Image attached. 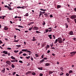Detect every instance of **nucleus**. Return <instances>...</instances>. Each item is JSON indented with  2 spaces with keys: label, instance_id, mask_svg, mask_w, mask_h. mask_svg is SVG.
Listing matches in <instances>:
<instances>
[{
  "label": "nucleus",
  "instance_id": "e2e57ef3",
  "mask_svg": "<svg viewBox=\"0 0 76 76\" xmlns=\"http://www.w3.org/2000/svg\"><path fill=\"white\" fill-rule=\"evenodd\" d=\"M43 59L44 60H47V58H44Z\"/></svg>",
  "mask_w": 76,
  "mask_h": 76
},
{
  "label": "nucleus",
  "instance_id": "37998d69",
  "mask_svg": "<svg viewBox=\"0 0 76 76\" xmlns=\"http://www.w3.org/2000/svg\"><path fill=\"white\" fill-rule=\"evenodd\" d=\"M53 39H56V37H55V36L54 35H53Z\"/></svg>",
  "mask_w": 76,
  "mask_h": 76
},
{
  "label": "nucleus",
  "instance_id": "f257e3e1",
  "mask_svg": "<svg viewBox=\"0 0 76 76\" xmlns=\"http://www.w3.org/2000/svg\"><path fill=\"white\" fill-rule=\"evenodd\" d=\"M58 41L59 43H60V44H61V43H63V42H64V41H65V40H66L65 39V38H64L62 40V39L60 38H58Z\"/></svg>",
  "mask_w": 76,
  "mask_h": 76
},
{
  "label": "nucleus",
  "instance_id": "79ce46f5",
  "mask_svg": "<svg viewBox=\"0 0 76 76\" xmlns=\"http://www.w3.org/2000/svg\"><path fill=\"white\" fill-rule=\"evenodd\" d=\"M36 32L37 34H39L40 33H41V32L38 31H36Z\"/></svg>",
  "mask_w": 76,
  "mask_h": 76
},
{
  "label": "nucleus",
  "instance_id": "f704fd0d",
  "mask_svg": "<svg viewBox=\"0 0 76 76\" xmlns=\"http://www.w3.org/2000/svg\"><path fill=\"white\" fill-rule=\"evenodd\" d=\"M38 69L42 70V67H39L38 68Z\"/></svg>",
  "mask_w": 76,
  "mask_h": 76
},
{
  "label": "nucleus",
  "instance_id": "f8f14e48",
  "mask_svg": "<svg viewBox=\"0 0 76 76\" xmlns=\"http://www.w3.org/2000/svg\"><path fill=\"white\" fill-rule=\"evenodd\" d=\"M43 15V13H42V12L41 11L39 12V17H40L41 15Z\"/></svg>",
  "mask_w": 76,
  "mask_h": 76
},
{
  "label": "nucleus",
  "instance_id": "4c0bfd02",
  "mask_svg": "<svg viewBox=\"0 0 76 76\" xmlns=\"http://www.w3.org/2000/svg\"><path fill=\"white\" fill-rule=\"evenodd\" d=\"M16 72H14L12 73L13 76H15V75L16 74Z\"/></svg>",
  "mask_w": 76,
  "mask_h": 76
},
{
  "label": "nucleus",
  "instance_id": "412c9836",
  "mask_svg": "<svg viewBox=\"0 0 76 76\" xmlns=\"http://www.w3.org/2000/svg\"><path fill=\"white\" fill-rule=\"evenodd\" d=\"M29 16V14L28 13H26L25 14V15H24V16Z\"/></svg>",
  "mask_w": 76,
  "mask_h": 76
},
{
  "label": "nucleus",
  "instance_id": "7c9ffc66",
  "mask_svg": "<svg viewBox=\"0 0 76 76\" xmlns=\"http://www.w3.org/2000/svg\"><path fill=\"white\" fill-rule=\"evenodd\" d=\"M16 47H20V46H21V45H17L15 46Z\"/></svg>",
  "mask_w": 76,
  "mask_h": 76
},
{
  "label": "nucleus",
  "instance_id": "4468645a",
  "mask_svg": "<svg viewBox=\"0 0 76 76\" xmlns=\"http://www.w3.org/2000/svg\"><path fill=\"white\" fill-rule=\"evenodd\" d=\"M48 37H49L50 39H51L53 38L52 37V34H50L48 35Z\"/></svg>",
  "mask_w": 76,
  "mask_h": 76
},
{
  "label": "nucleus",
  "instance_id": "a211bd4d",
  "mask_svg": "<svg viewBox=\"0 0 76 76\" xmlns=\"http://www.w3.org/2000/svg\"><path fill=\"white\" fill-rule=\"evenodd\" d=\"M35 56L36 57H39V54L37 53L35 54Z\"/></svg>",
  "mask_w": 76,
  "mask_h": 76
},
{
  "label": "nucleus",
  "instance_id": "72a5a7b5",
  "mask_svg": "<svg viewBox=\"0 0 76 76\" xmlns=\"http://www.w3.org/2000/svg\"><path fill=\"white\" fill-rule=\"evenodd\" d=\"M18 27H19V28H24L23 26H22L20 25H18Z\"/></svg>",
  "mask_w": 76,
  "mask_h": 76
},
{
  "label": "nucleus",
  "instance_id": "de8ad7c7",
  "mask_svg": "<svg viewBox=\"0 0 76 76\" xmlns=\"http://www.w3.org/2000/svg\"><path fill=\"white\" fill-rule=\"evenodd\" d=\"M22 53H23V52H22V51H20L19 53V55H20V54H22Z\"/></svg>",
  "mask_w": 76,
  "mask_h": 76
},
{
  "label": "nucleus",
  "instance_id": "6e6552de",
  "mask_svg": "<svg viewBox=\"0 0 76 76\" xmlns=\"http://www.w3.org/2000/svg\"><path fill=\"white\" fill-rule=\"evenodd\" d=\"M70 54H72V56H74V55H75V54H76V51L71 52Z\"/></svg>",
  "mask_w": 76,
  "mask_h": 76
},
{
  "label": "nucleus",
  "instance_id": "338daca9",
  "mask_svg": "<svg viewBox=\"0 0 76 76\" xmlns=\"http://www.w3.org/2000/svg\"><path fill=\"white\" fill-rule=\"evenodd\" d=\"M50 46L51 47H53V44H50Z\"/></svg>",
  "mask_w": 76,
  "mask_h": 76
},
{
  "label": "nucleus",
  "instance_id": "bb28decb",
  "mask_svg": "<svg viewBox=\"0 0 76 76\" xmlns=\"http://www.w3.org/2000/svg\"><path fill=\"white\" fill-rule=\"evenodd\" d=\"M40 10L41 11H47V10L46 9L43 10V9H40Z\"/></svg>",
  "mask_w": 76,
  "mask_h": 76
},
{
  "label": "nucleus",
  "instance_id": "052dcab7",
  "mask_svg": "<svg viewBox=\"0 0 76 76\" xmlns=\"http://www.w3.org/2000/svg\"><path fill=\"white\" fill-rule=\"evenodd\" d=\"M31 61H33V60H34V58H32V57H31Z\"/></svg>",
  "mask_w": 76,
  "mask_h": 76
},
{
  "label": "nucleus",
  "instance_id": "b1692460",
  "mask_svg": "<svg viewBox=\"0 0 76 76\" xmlns=\"http://www.w3.org/2000/svg\"><path fill=\"white\" fill-rule=\"evenodd\" d=\"M31 57L29 56H26V59H27L28 60V59H29V58H30Z\"/></svg>",
  "mask_w": 76,
  "mask_h": 76
},
{
  "label": "nucleus",
  "instance_id": "ddd939ff",
  "mask_svg": "<svg viewBox=\"0 0 76 76\" xmlns=\"http://www.w3.org/2000/svg\"><path fill=\"white\" fill-rule=\"evenodd\" d=\"M3 53L4 54H8V52L7 51H4L3 52Z\"/></svg>",
  "mask_w": 76,
  "mask_h": 76
},
{
  "label": "nucleus",
  "instance_id": "bf43d9fd",
  "mask_svg": "<svg viewBox=\"0 0 76 76\" xmlns=\"http://www.w3.org/2000/svg\"><path fill=\"white\" fill-rule=\"evenodd\" d=\"M25 7L23 6L22 7H21V8H22V9H25Z\"/></svg>",
  "mask_w": 76,
  "mask_h": 76
},
{
  "label": "nucleus",
  "instance_id": "2f4dec72",
  "mask_svg": "<svg viewBox=\"0 0 76 76\" xmlns=\"http://www.w3.org/2000/svg\"><path fill=\"white\" fill-rule=\"evenodd\" d=\"M18 52H19V50H15L14 51V53H18Z\"/></svg>",
  "mask_w": 76,
  "mask_h": 76
},
{
  "label": "nucleus",
  "instance_id": "423d86ee",
  "mask_svg": "<svg viewBox=\"0 0 76 76\" xmlns=\"http://www.w3.org/2000/svg\"><path fill=\"white\" fill-rule=\"evenodd\" d=\"M5 26L4 28V31H7V30H8V27L7 26Z\"/></svg>",
  "mask_w": 76,
  "mask_h": 76
},
{
  "label": "nucleus",
  "instance_id": "58836bf2",
  "mask_svg": "<svg viewBox=\"0 0 76 76\" xmlns=\"http://www.w3.org/2000/svg\"><path fill=\"white\" fill-rule=\"evenodd\" d=\"M19 41V40H15L13 41V42H18V41Z\"/></svg>",
  "mask_w": 76,
  "mask_h": 76
},
{
  "label": "nucleus",
  "instance_id": "09e8293b",
  "mask_svg": "<svg viewBox=\"0 0 76 76\" xmlns=\"http://www.w3.org/2000/svg\"><path fill=\"white\" fill-rule=\"evenodd\" d=\"M15 30H16V31L18 30V31H20V30L17 28H15Z\"/></svg>",
  "mask_w": 76,
  "mask_h": 76
},
{
  "label": "nucleus",
  "instance_id": "13d9d810",
  "mask_svg": "<svg viewBox=\"0 0 76 76\" xmlns=\"http://www.w3.org/2000/svg\"><path fill=\"white\" fill-rule=\"evenodd\" d=\"M48 32V29H46V30H45V32Z\"/></svg>",
  "mask_w": 76,
  "mask_h": 76
},
{
  "label": "nucleus",
  "instance_id": "aec40b11",
  "mask_svg": "<svg viewBox=\"0 0 76 76\" xmlns=\"http://www.w3.org/2000/svg\"><path fill=\"white\" fill-rule=\"evenodd\" d=\"M42 47H44V46H45V43L44 42V43H42Z\"/></svg>",
  "mask_w": 76,
  "mask_h": 76
},
{
  "label": "nucleus",
  "instance_id": "4be33fe9",
  "mask_svg": "<svg viewBox=\"0 0 76 76\" xmlns=\"http://www.w3.org/2000/svg\"><path fill=\"white\" fill-rule=\"evenodd\" d=\"M45 65L46 66H50V64L49 63H47L45 64Z\"/></svg>",
  "mask_w": 76,
  "mask_h": 76
},
{
  "label": "nucleus",
  "instance_id": "c03bdc74",
  "mask_svg": "<svg viewBox=\"0 0 76 76\" xmlns=\"http://www.w3.org/2000/svg\"><path fill=\"white\" fill-rule=\"evenodd\" d=\"M35 37H33V39H32V41H35Z\"/></svg>",
  "mask_w": 76,
  "mask_h": 76
},
{
  "label": "nucleus",
  "instance_id": "6e6d98bb",
  "mask_svg": "<svg viewBox=\"0 0 76 76\" xmlns=\"http://www.w3.org/2000/svg\"><path fill=\"white\" fill-rule=\"evenodd\" d=\"M50 18H53V15H50Z\"/></svg>",
  "mask_w": 76,
  "mask_h": 76
},
{
  "label": "nucleus",
  "instance_id": "3c124183",
  "mask_svg": "<svg viewBox=\"0 0 76 76\" xmlns=\"http://www.w3.org/2000/svg\"><path fill=\"white\" fill-rule=\"evenodd\" d=\"M44 55L42 54L41 56L42 58H44Z\"/></svg>",
  "mask_w": 76,
  "mask_h": 76
},
{
  "label": "nucleus",
  "instance_id": "473e14b6",
  "mask_svg": "<svg viewBox=\"0 0 76 76\" xmlns=\"http://www.w3.org/2000/svg\"><path fill=\"white\" fill-rule=\"evenodd\" d=\"M44 60L43 59H42L40 61V63H42V62H44Z\"/></svg>",
  "mask_w": 76,
  "mask_h": 76
},
{
  "label": "nucleus",
  "instance_id": "20e7f679",
  "mask_svg": "<svg viewBox=\"0 0 76 76\" xmlns=\"http://www.w3.org/2000/svg\"><path fill=\"white\" fill-rule=\"evenodd\" d=\"M33 30H36L37 31V30H38V29H39V28H38V27H36V26H34V27H33Z\"/></svg>",
  "mask_w": 76,
  "mask_h": 76
},
{
  "label": "nucleus",
  "instance_id": "603ef678",
  "mask_svg": "<svg viewBox=\"0 0 76 76\" xmlns=\"http://www.w3.org/2000/svg\"><path fill=\"white\" fill-rule=\"evenodd\" d=\"M4 7H7L8 8H9V6H7V5H5L4 6Z\"/></svg>",
  "mask_w": 76,
  "mask_h": 76
},
{
  "label": "nucleus",
  "instance_id": "680f3d73",
  "mask_svg": "<svg viewBox=\"0 0 76 76\" xmlns=\"http://www.w3.org/2000/svg\"><path fill=\"white\" fill-rule=\"evenodd\" d=\"M17 9H20V8L21 9V7H19V6H18H18L17 7Z\"/></svg>",
  "mask_w": 76,
  "mask_h": 76
},
{
  "label": "nucleus",
  "instance_id": "2eb2a0df",
  "mask_svg": "<svg viewBox=\"0 0 76 76\" xmlns=\"http://www.w3.org/2000/svg\"><path fill=\"white\" fill-rule=\"evenodd\" d=\"M66 20H67V22H68L69 23V22H70V19L69 18H66Z\"/></svg>",
  "mask_w": 76,
  "mask_h": 76
},
{
  "label": "nucleus",
  "instance_id": "5fc2aeb1",
  "mask_svg": "<svg viewBox=\"0 0 76 76\" xmlns=\"http://www.w3.org/2000/svg\"><path fill=\"white\" fill-rule=\"evenodd\" d=\"M40 76H43V74L42 73H40L39 75Z\"/></svg>",
  "mask_w": 76,
  "mask_h": 76
},
{
  "label": "nucleus",
  "instance_id": "8fccbe9b",
  "mask_svg": "<svg viewBox=\"0 0 76 76\" xmlns=\"http://www.w3.org/2000/svg\"><path fill=\"white\" fill-rule=\"evenodd\" d=\"M8 9H9V10H12V8H11L9 7V8H8Z\"/></svg>",
  "mask_w": 76,
  "mask_h": 76
},
{
  "label": "nucleus",
  "instance_id": "6ab92c4d",
  "mask_svg": "<svg viewBox=\"0 0 76 76\" xmlns=\"http://www.w3.org/2000/svg\"><path fill=\"white\" fill-rule=\"evenodd\" d=\"M46 50H47V48H50V45H47L46 47Z\"/></svg>",
  "mask_w": 76,
  "mask_h": 76
},
{
  "label": "nucleus",
  "instance_id": "f3484780",
  "mask_svg": "<svg viewBox=\"0 0 76 76\" xmlns=\"http://www.w3.org/2000/svg\"><path fill=\"white\" fill-rule=\"evenodd\" d=\"M53 73V72L50 71L49 72V75H51V74H52Z\"/></svg>",
  "mask_w": 76,
  "mask_h": 76
},
{
  "label": "nucleus",
  "instance_id": "e433bc0d",
  "mask_svg": "<svg viewBox=\"0 0 76 76\" xmlns=\"http://www.w3.org/2000/svg\"><path fill=\"white\" fill-rule=\"evenodd\" d=\"M11 67L12 68H14L15 67V65L13 64H12L11 65Z\"/></svg>",
  "mask_w": 76,
  "mask_h": 76
},
{
  "label": "nucleus",
  "instance_id": "393cba45",
  "mask_svg": "<svg viewBox=\"0 0 76 76\" xmlns=\"http://www.w3.org/2000/svg\"><path fill=\"white\" fill-rule=\"evenodd\" d=\"M57 42H58V39H56L54 42V43L55 44H56V43H57Z\"/></svg>",
  "mask_w": 76,
  "mask_h": 76
},
{
  "label": "nucleus",
  "instance_id": "4d7b16f0",
  "mask_svg": "<svg viewBox=\"0 0 76 76\" xmlns=\"http://www.w3.org/2000/svg\"><path fill=\"white\" fill-rule=\"evenodd\" d=\"M11 49H12V48H7V50H11Z\"/></svg>",
  "mask_w": 76,
  "mask_h": 76
},
{
  "label": "nucleus",
  "instance_id": "c9c22d12",
  "mask_svg": "<svg viewBox=\"0 0 76 76\" xmlns=\"http://www.w3.org/2000/svg\"><path fill=\"white\" fill-rule=\"evenodd\" d=\"M42 25H45V21H43L42 23Z\"/></svg>",
  "mask_w": 76,
  "mask_h": 76
},
{
  "label": "nucleus",
  "instance_id": "9b49d317",
  "mask_svg": "<svg viewBox=\"0 0 76 76\" xmlns=\"http://www.w3.org/2000/svg\"><path fill=\"white\" fill-rule=\"evenodd\" d=\"M32 72V71H28L26 73V75H29V74L31 73Z\"/></svg>",
  "mask_w": 76,
  "mask_h": 76
},
{
  "label": "nucleus",
  "instance_id": "7ed1b4c3",
  "mask_svg": "<svg viewBox=\"0 0 76 76\" xmlns=\"http://www.w3.org/2000/svg\"><path fill=\"white\" fill-rule=\"evenodd\" d=\"M70 18L71 19H75L76 18V15H74L71 16L70 17Z\"/></svg>",
  "mask_w": 76,
  "mask_h": 76
},
{
  "label": "nucleus",
  "instance_id": "ea45409f",
  "mask_svg": "<svg viewBox=\"0 0 76 76\" xmlns=\"http://www.w3.org/2000/svg\"><path fill=\"white\" fill-rule=\"evenodd\" d=\"M5 17L6 16H2V19H4Z\"/></svg>",
  "mask_w": 76,
  "mask_h": 76
},
{
  "label": "nucleus",
  "instance_id": "cd10ccee",
  "mask_svg": "<svg viewBox=\"0 0 76 76\" xmlns=\"http://www.w3.org/2000/svg\"><path fill=\"white\" fill-rule=\"evenodd\" d=\"M31 74L32 75H36V73H35V72H33L31 73Z\"/></svg>",
  "mask_w": 76,
  "mask_h": 76
},
{
  "label": "nucleus",
  "instance_id": "864d4df0",
  "mask_svg": "<svg viewBox=\"0 0 76 76\" xmlns=\"http://www.w3.org/2000/svg\"><path fill=\"white\" fill-rule=\"evenodd\" d=\"M66 76H69V73H66Z\"/></svg>",
  "mask_w": 76,
  "mask_h": 76
},
{
  "label": "nucleus",
  "instance_id": "0e129e2a",
  "mask_svg": "<svg viewBox=\"0 0 76 76\" xmlns=\"http://www.w3.org/2000/svg\"><path fill=\"white\" fill-rule=\"evenodd\" d=\"M50 53V50H48L47 52V53Z\"/></svg>",
  "mask_w": 76,
  "mask_h": 76
},
{
  "label": "nucleus",
  "instance_id": "dca6fc26",
  "mask_svg": "<svg viewBox=\"0 0 76 76\" xmlns=\"http://www.w3.org/2000/svg\"><path fill=\"white\" fill-rule=\"evenodd\" d=\"M3 70H2L1 71V72L3 73H5V68H3Z\"/></svg>",
  "mask_w": 76,
  "mask_h": 76
},
{
  "label": "nucleus",
  "instance_id": "49530a36",
  "mask_svg": "<svg viewBox=\"0 0 76 76\" xmlns=\"http://www.w3.org/2000/svg\"><path fill=\"white\" fill-rule=\"evenodd\" d=\"M65 26H66V28H68V25H67V24L66 23L65 24Z\"/></svg>",
  "mask_w": 76,
  "mask_h": 76
},
{
  "label": "nucleus",
  "instance_id": "a878e982",
  "mask_svg": "<svg viewBox=\"0 0 76 76\" xmlns=\"http://www.w3.org/2000/svg\"><path fill=\"white\" fill-rule=\"evenodd\" d=\"M11 58L12 59V60H15V58L13 56H12L11 57Z\"/></svg>",
  "mask_w": 76,
  "mask_h": 76
},
{
  "label": "nucleus",
  "instance_id": "5701e85b",
  "mask_svg": "<svg viewBox=\"0 0 76 76\" xmlns=\"http://www.w3.org/2000/svg\"><path fill=\"white\" fill-rule=\"evenodd\" d=\"M61 6L60 5H57V9H59V8H60Z\"/></svg>",
  "mask_w": 76,
  "mask_h": 76
},
{
  "label": "nucleus",
  "instance_id": "9d476101",
  "mask_svg": "<svg viewBox=\"0 0 76 76\" xmlns=\"http://www.w3.org/2000/svg\"><path fill=\"white\" fill-rule=\"evenodd\" d=\"M58 74L60 75V76H62V75H63L64 73L62 72H58Z\"/></svg>",
  "mask_w": 76,
  "mask_h": 76
},
{
  "label": "nucleus",
  "instance_id": "f03ea898",
  "mask_svg": "<svg viewBox=\"0 0 76 76\" xmlns=\"http://www.w3.org/2000/svg\"><path fill=\"white\" fill-rule=\"evenodd\" d=\"M22 51H23V52H27V53H31V52L29 50H28L27 49H22L21 50Z\"/></svg>",
  "mask_w": 76,
  "mask_h": 76
},
{
  "label": "nucleus",
  "instance_id": "a19ab883",
  "mask_svg": "<svg viewBox=\"0 0 76 76\" xmlns=\"http://www.w3.org/2000/svg\"><path fill=\"white\" fill-rule=\"evenodd\" d=\"M23 56H28V55L26 53H23Z\"/></svg>",
  "mask_w": 76,
  "mask_h": 76
},
{
  "label": "nucleus",
  "instance_id": "1a4fd4ad",
  "mask_svg": "<svg viewBox=\"0 0 76 76\" xmlns=\"http://www.w3.org/2000/svg\"><path fill=\"white\" fill-rule=\"evenodd\" d=\"M70 35H73V32L72 31H71L69 34Z\"/></svg>",
  "mask_w": 76,
  "mask_h": 76
},
{
  "label": "nucleus",
  "instance_id": "774afa93",
  "mask_svg": "<svg viewBox=\"0 0 76 76\" xmlns=\"http://www.w3.org/2000/svg\"><path fill=\"white\" fill-rule=\"evenodd\" d=\"M74 10L75 12H76V8L74 9Z\"/></svg>",
  "mask_w": 76,
  "mask_h": 76
},
{
  "label": "nucleus",
  "instance_id": "39448f33",
  "mask_svg": "<svg viewBox=\"0 0 76 76\" xmlns=\"http://www.w3.org/2000/svg\"><path fill=\"white\" fill-rule=\"evenodd\" d=\"M6 63L7 64H8V65H9V66H10V64H11V62H10L9 61H6Z\"/></svg>",
  "mask_w": 76,
  "mask_h": 76
},
{
  "label": "nucleus",
  "instance_id": "a18cd8bd",
  "mask_svg": "<svg viewBox=\"0 0 76 76\" xmlns=\"http://www.w3.org/2000/svg\"><path fill=\"white\" fill-rule=\"evenodd\" d=\"M19 62L20 63H23V61L21 60H20L19 61Z\"/></svg>",
  "mask_w": 76,
  "mask_h": 76
},
{
  "label": "nucleus",
  "instance_id": "c85d7f7f",
  "mask_svg": "<svg viewBox=\"0 0 76 76\" xmlns=\"http://www.w3.org/2000/svg\"><path fill=\"white\" fill-rule=\"evenodd\" d=\"M72 72H73V71L71 70H70L69 71V74H70V73H72Z\"/></svg>",
  "mask_w": 76,
  "mask_h": 76
},
{
  "label": "nucleus",
  "instance_id": "69168bd1",
  "mask_svg": "<svg viewBox=\"0 0 76 76\" xmlns=\"http://www.w3.org/2000/svg\"><path fill=\"white\" fill-rule=\"evenodd\" d=\"M74 21L75 23L76 24V18L74 19Z\"/></svg>",
  "mask_w": 76,
  "mask_h": 76
},
{
  "label": "nucleus",
  "instance_id": "c756f323",
  "mask_svg": "<svg viewBox=\"0 0 76 76\" xmlns=\"http://www.w3.org/2000/svg\"><path fill=\"white\" fill-rule=\"evenodd\" d=\"M32 28H33V26H32V27L29 28L28 29L29 31H31V30H32Z\"/></svg>",
  "mask_w": 76,
  "mask_h": 76
},
{
  "label": "nucleus",
  "instance_id": "0eeeda50",
  "mask_svg": "<svg viewBox=\"0 0 76 76\" xmlns=\"http://www.w3.org/2000/svg\"><path fill=\"white\" fill-rule=\"evenodd\" d=\"M11 62H12V63H15V62H18V61L17 59H16L15 60H12L11 61Z\"/></svg>",
  "mask_w": 76,
  "mask_h": 76
}]
</instances>
